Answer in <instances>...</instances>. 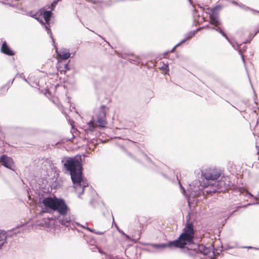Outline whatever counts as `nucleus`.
<instances>
[{"instance_id": "nucleus-17", "label": "nucleus", "mask_w": 259, "mask_h": 259, "mask_svg": "<svg viewBox=\"0 0 259 259\" xmlns=\"http://www.w3.org/2000/svg\"><path fill=\"white\" fill-rule=\"evenodd\" d=\"M133 58H130V62H132L133 61L134 62H136V63H140V58L139 57H133Z\"/></svg>"}, {"instance_id": "nucleus-6", "label": "nucleus", "mask_w": 259, "mask_h": 259, "mask_svg": "<svg viewBox=\"0 0 259 259\" xmlns=\"http://www.w3.org/2000/svg\"><path fill=\"white\" fill-rule=\"evenodd\" d=\"M193 249L194 250H197L200 253L206 255L210 258H214V252L211 246L209 247H206L204 245L201 244L196 245V248Z\"/></svg>"}, {"instance_id": "nucleus-28", "label": "nucleus", "mask_w": 259, "mask_h": 259, "mask_svg": "<svg viewBox=\"0 0 259 259\" xmlns=\"http://www.w3.org/2000/svg\"><path fill=\"white\" fill-rule=\"evenodd\" d=\"M259 204V202L253 203H249V204H248L246 206L250 205H251V204Z\"/></svg>"}, {"instance_id": "nucleus-5", "label": "nucleus", "mask_w": 259, "mask_h": 259, "mask_svg": "<svg viewBox=\"0 0 259 259\" xmlns=\"http://www.w3.org/2000/svg\"><path fill=\"white\" fill-rule=\"evenodd\" d=\"M105 108L102 107L99 109L98 114L88 123L87 131L93 132L97 127H105L107 124Z\"/></svg>"}, {"instance_id": "nucleus-39", "label": "nucleus", "mask_w": 259, "mask_h": 259, "mask_svg": "<svg viewBox=\"0 0 259 259\" xmlns=\"http://www.w3.org/2000/svg\"><path fill=\"white\" fill-rule=\"evenodd\" d=\"M254 198L256 199V200H257V198L256 197H255Z\"/></svg>"}, {"instance_id": "nucleus-26", "label": "nucleus", "mask_w": 259, "mask_h": 259, "mask_svg": "<svg viewBox=\"0 0 259 259\" xmlns=\"http://www.w3.org/2000/svg\"><path fill=\"white\" fill-rule=\"evenodd\" d=\"M77 225H78V226H80V227H81L82 228H85V229H87V227H85V225H81L78 224H77Z\"/></svg>"}, {"instance_id": "nucleus-31", "label": "nucleus", "mask_w": 259, "mask_h": 259, "mask_svg": "<svg viewBox=\"0 0 259 259\" xmlns=\"http://www.w3.org/2000/svg\"><path fill=\"white\" fill-rule=\"evenodd\" d=\"M199 194V192L197 191V190H196L195 192V195H197Z\"/></svg>"}, {"instance_id": "nucleus-19", "label": "nucleus", "mask_w": 259, "mask_h": 259, "mask_svg": "<svg viewBox=\"0 0 259 259\" xmlns=\"http://www.w3.org/2000/svg\"><path fill=\"white\" fill-rule=\"evenodd\" d=\"M161 69L162 70L167 71L168 70V66L167 64H164L161 67Z\"/></svg>"}, {"instance_id": "nucleus-41", "label": "nucleus", "mask_w": 259, "mask_h": 259, "mask_svg": "<svg viewBox=\"0 0 259 259\" xmlns=\"http://www.w3.org/2000/svg\"><path fill=\"white\" fill-rule=\"evenodd\" d=\"M258 196H259V191L258 192Z\"/></svg>"}, {"instance_id": "nucleus-27", "label": "nucleus", "mask_w": 259, "mask_h": 259, "mask_svg": "<svg viewBox=\"0 0 259 259\" xmlns=\"http://www.w3.org/2000/svg\"><path fill=\"white\" fill-rule=\"evenodd\" d=\"M21 77H22V78L25 81H26V82H28L27 79L24 77V76H22L21 75Z\"/></svg>"}, {"instance_id": "nucleus-35", "label": "nucleus", "mask_w": 259, "mask_h": 259, "mask_svg": "<svg viewBox=\"0 0 259 259\" xmlns=\"http://www.w3.org/2000/svg\"><path fill=\"white\" fill-rule=\"evenodd\" d=\"M40 22L42 24H44V23L42 21V20H40Z\"/></svg>"}, {"instance_id": "nucleus-1", "label": "nucleus", "mask_w": 259, "mask_h": 259, "mask_svg": "<svg viewBox=\"0 0 259 259\" xmlns=\"http://www.w3.org/2000/svg\"><path fill=\"white\" fill-rule=\"evenodd\" d=\"M81 160L80 156H76L73 158L67 157L62 161L64 167L70 172L74 188L79 198L83 193L84 188L88 186V182L82 179Z\"/></svg>"}, {"instance_id": "nucleus-12", "label": "nucleus", "mask_w": 259, "mask_h": 259, "mask_svg": "<svg viewBox=\"0 0 259 259\" xmlns=\"http://www.w3.org/2000/svg\"><path fill=\"white\" fill-rule=\"evenodd\" d=\"M1 52L7 55L13 56L14 55V52L10 49L9 47L7 45L6 41L4 42L1 47Z\"/></svg>"}, {"instance_id": "nucleus-3", "label": "nucleus", "mask_w": 259, "mask_h": 259, "mask_svg": "<svg viewBox=\"0 0 259 259\" xmlns=\"http://www.w3.org/2000/svg\"><path fill=\"white\" fill-rule=\"evenodd\" d=\"M194 236V231L193 226L192 223H187L183 229V233L178 239L171 241L168 243L158 244L151 243L149 245L153 248L158 249H163L167 247H172L174 246L183 248L187 244L190 245L193 242Z\"/></svg>"}, {"instance_id": "nucleus-40", "label": "nucleus", "mask_w": 259, "mask_h": 259, "mask_svg": "<svg viewBox=\"0 0 259 259\" xmlns=\"http://www.w3.org/2000/svg\"><path fill=\"white\" fill-rule=\"evenodd\" d=\"M116 228L117 229V228H118V226H117V225H116Z\"/></svg>"}, {"instance_id": "nucleus-32", "label": "nucleus", "mask_w": 259, "mask_h": 259, "mask_svg": "<svg viewBox=\"0 0 259 259\" xmlns=\"http://www.w3.org/2000/svg\"><path fill=\"white\" fill-rule=\"evenodd\" d=\"M99 251L101 254H105V253L103 251H101L100 250H99Z\"/></svg>"}, {"instance_id": "nucleus-2", "label": "nucleus", "mask_w": 259, "mask_h": 259, "mask_svg": "<svg viewBox=\"0 0 259 259\" xmlns=\"http://www.w3.org/2000/svg\"><path fill=\"white\" fill-rule=\"evenodd\" d=\"M221 176L220 171L216 168H207L201 171L203 180L200 182V185L203 187L210 186L212 192L222 191L230 188L229 178L223 177L219 181H217Z\"/></svg>"}, {"instance_id": "nucleus-24", "label": "nucleus", "mask_w": 259, "mask_h": 259, "mask_svg": "<svg viewBox=\"0 0 259 259\" xmlns=\"http://www.w3.org/2000/svg\"><path fill=\"white\" fill-rule=\"evenodd\" d=\"M177 177V179H178V176ZM178 180H179V179H178ZM178 181H179V185L180 186V187L183 189V191H185V190H184V188L182 187V185H181V184L180 183V181L179 180H178Z\"/></svg>"}, {"instance_id": "nucleus-8", "label": "nucleus", "mask_w": 259, "mask_h": 259, "mask_svg": "<svg viewBox=\"0 0 259 259\" xmlns=\"http://www.w3.org/2000/svg\"><path fill=\"white\" fill-rule=\"evenodd\" d=\"M52 13L51 11H45L43 13V17L47 23V25H45V28H46V30L48 31V33L49 34H50V37L52 38L53 42L54 43H55L54 39L53 38L52 33L51 32L50 29L49 28V27H50L49 21H50V18L52 16Z\"/></svg>"}, {"instance_id": "nucleus-20", "label": "nucleus", "mask_w": 259, "mask_h": 259, "mask_svg": "<svg viewBox=\"0 0 259 259\" xmlns=\"http://www.w3.org/2000/svg\"><path fill=\"white\" fill-rule=\"evenodd\" d=\"M216 27H217V28H213H213H211V29H214V30H216L217 31L219 32V33H220V30H221V31H222V30H221V29L219 27H218V26H216Z\"/></svg>"}, {"instance_id": "nucleus-38", "label": "nucleus", "mask_w": 259, "mask_h": 259, "mask_svg": "<svg viewBox=\"0 0 259 259\" xmlns=\"http://www.w3.org/2000/svg\"><path fill=\"white\" fill-rule=\"evenodd\" d=\"M247 247L248 248H252V247H251V246Z\"/></svg>"}, {"instance_id": "nucleus-16", "label": "nucleus", "mask_w": 259, "mask_h": 259, "mask_svg": "<svg viewBox=\"0 0 259 259\" xmlns=\"http://www.w3.org/2000/svg\"><path fill=\"white\" fill-rule=\"evenodd\" d=\"M87 230L89 231L90 232L94 233H95L96 234H98V235H103L104 234V232H103L96 231L95 230H93L90 228H87Z\"/></svg>"}, {"instance_id": "nucleus-36", "label": "nucleus", "mask_w": 259, "mask_h": 259, "mask_svg": "<svg viewBox=\"0 0 259 259\" xmlns=\"http://www.w3.org/2000/svg\"><path fill=\"white\" fill-rule=\"evenodd\" d=\"M110 259H118V258H114L110 257Z\"/></svg>"}, {"instance_id": "nucleus-29", "label": "nucleus", "mask_w": 259, "mask_h": 259, "mask_svg": "<svg viewBox=\"0 0 259 259\" xmlns=\"http://www.w3.org/2000/svg\"><path fill=\"white\" fill-rule=\"evenodd\" d=\"M178 46H177V45L176 46H175V47L171 50V51H170V52H172L174 51L175 49L176 48V47H177Z\"/></svg>"}, {"instance_id": "nucleus-11", "label": "nucleus", "mask_w": 259, "mask_h": 259, "mask_svg": "<svg viewBox=\"0 0 259 259\" xmlns=\"http://www.w3.org/2000/svg\"><path fill=\"white\" fill-rule=\"evenodd\" d=\"M66 214H60L58 217V219L60 224L62 225L65 226L66 227H68L71 224V219L69 217L66 215Z\"/></svg>"}, {"instance_id": "nucleus-14", "label": "nucleus", "mask_w": 259, "mask_h": 259, "mask_svg": "<svg viewBox=\"0 0 259 259\" xmlns=\"http://www.w3.org/2000/svg\"><path fill=\"white\" fill-rule=\"evenodd\" d=\"M7 236L6 232L4 231L0 230V248L4 245L6 242Z\"/></svg>"}, {"instance_id": "nucleus-9", "label": "nucleus", "mask_w": 259, "mask_h": 259, "mask_svg": "<svg viewBox=\"0 0 259 259\" xmlns=\"http://www.w3.org/2000/svg\"><path fill=\"white\" fill-rule=\"evenodd\" d=\"M220 33H221L224 37H225V38L228 41V42L231 45L232 47L235 50L238 51L239 54L241 56V58H242L243 63H245L244 56H243V55H242L241 49H240V44H238L236 43V44L235 45L234 44L232 43L231 41V40L229 39V37L227 36V35L223 31H221V30H220Z\"/></svg>"}, {"instance_id": "nucleus-10", "label": "nucleus", "mask_w": 259, "mask_h": 259, "mask_svg": "<svg viewBox=\"0 0 259 259\" xmlns=\"http://www.w3.org/2000/svg\"><path fill=\"white\" fill-rule=\"evenodd\" d=\"M56 52L57 54V56L62 59V60H66L69 58L70 56V54L69 52V50L67 49H62L59 52L57 50V48L55 47Z\"/></svg>"}, {"instance_id": "nucleus-7", "label": "nucleus", "mask_w": 259, "mask_h": 259, "mask_svg": "<svg viewBox=\"0 0 259 259\" xmlns=\"http://www.w3.org/2000/svg\"><path fill=\"white\" fill-rule=\"evenodd\" d=\"M0 161L2 164L5 167L14 170V163L11 157H8L5 155H3L0 157Z\"/></svg>"}, {"instance_id": "nucleus-15", "label": "nucleus", "mask_w": 259, "mask_h": 259, "mask_svg": "<svg viewBox=\"0 0 259 259\" xmlns=\"http://www.w3.org/2000/svg\"><path fill=\"white\" fill-rule=\"evenodd\" d=\"M195 34V31H191L189 32L186 35L185 38L182 40L179 44H177V46H180V45L185 42L187 40L190 39L193 36H194Z\"/></svg>"}, {"instance_id": "nucleus-30", "label": "nucleus", "mask_w": 259, "mask_h": 259, "mask_svg": "<svg viewBox=\"0 0 259 259\" xmlns=\"http://www.w3.org/2000/svg\"><path fill=\"white\" fill-rule=\"evenodd\" d=\"M126 238V239H129V236L128 235H127L126 234H125V235H123Z\"/></svg>"}, {"instance_id": "nucleus-21", "label": "nucleus", "mask_w": 259, "mask_h": 259, "mask_svg": "<svg viewBox=\"0 0 259 259\" xmlns=\"http://www.w3.org/2000/svg\"><path fill=\"white\" fill-rule=\"evenodd\" d=\"M117 230L121 234L125 235V233L122 230H120L119 228H117Z\"/></svg>"}, {"instance_id": "nucleus-33", "label": "nucleus", "mask_w": 259, "mask_h": 259, "mask_svg": "<svg viewBox=\"0 0 259 259\" xmlns=\"http://www.w3.org/2000/svg\"><path fill=\"white\" fill-rule=\"evenodd\" d=\"M247 194L251 197H253V196L250 193H249V192H247Z\"/></svg>"}, {"instance_id": "nucleus-37", "label": "nucleus", "mask_w": 259, "mask_h": 259, "mask_svg": "<svg viewBox=\"0 0 259 259\" xmlns=\"http://www.w3.org/2000/svg\"><path fill=\"white\" fill-rule=\"evenodd\" d=\"M145 157H146L147 159H148V157L147 156V155H145Z\"/></svg>"}, {"instance_id": "nucleus-13", "label": "nucleus", "mask_w": 259, "mask_h": 259, "mask_svg": "<svg viewBox=\"0 0 259 259\" xmlns=\"http://www.w3.org/2000/svg\"><path fill=\"white\" fill-rule=\"evenodd\" d=\"M210 23L214 25L215 26H218L220 24V22L218 16L214 14L212 12L209 14Z\"/></svg>"}, {"instance_id": "nucleus-23", "label": "nucleus", "mask_w": 259, "mask_h": 259, "mask_svg": "<svg viewBox=\"0 0 259 259\" xmlns=\"http://www.w3.org/2000/svg\"><path fill=\"white\" fill-rule=\"evenodd\" d=\"M232 3L233 4H234V5H235L238 6H239V3H238L237 2H236L235 1H232Z\"/></svg>"}, {"instance_id": "nucleus-22", "label": "nucleus", "mask_w": 259, "mask_h": 259, "mask_svg": "<svg viewBox=\"0 0 259 259\" xmlns=\"http://www.w3.org/2000/svg\"><path fill=\"white\" fill-rule=\"evenodd\" d=\"M258 31L259 30H256L255 31L254 33L252 35H251V39H252L258 32Z\"/></svg>"}, {"instance_id": "nucleus-34", "label": "nucleus", "mask_w": 259, "mask_h": 259, "mask_svg": "<svg viewBox=\"0 0 259 259\" xmlns=\"http://www.w3.org/2000/svg\"><path fill=\"white\" fill-rule=\"evenodd\" d=\"M251 35H250V37H251ZM251 39L250 38V40H251ZM250 40H247V41H246L245 42H244V43H248V42H250Z\"/></svg>"}, {"instance_id": "nucleus-25", "label": "nucleus", "mask_w": 259, "mask_h": 259, "mask_svg": "<svg viewBox=\"0 0 259 259\" xmlns=\"http://www.w3.org/2000/svg\"><path fill=\"white\" fill-rule=\"evenodd\" d=\"M31 17L34 18L35 19H37L38 21H39L38 19L36 17V14H34L31 16Z\"/></svg>"}, {"instance_id": "nucleus-18", "label": "nucleus", "mask_w": 259, "mask_h": 259, "mask_svg": "<svg viewBox=\"0 0 259 259\" xmlns=\"http://www.w3.org/2000/svg\"><path fill=\"white\" fill-rule=\"evenodd\" d=\"M239 7H240L241 8H242V9H243L245 11H248L250 9V8L249 7L245 6L244 5H243L242 4H239Z\"/></svg>"}, {"instance_id": "nucleus-4", "label": "nucleus", "mask_w": 259, "mask_h": 259, "mask_svg": "<svg viewBox=\"0 0 259 259\" xmlns=\"http://www.w3.org/2000/svg\"><path fill=\"white\" fill-rule=\"evenodd\" d=\"M41 212L50 213L57 210L59 214H67L69 208L64 201L56 197H47L39 203Z\"/></svg>"}]
</instances>
